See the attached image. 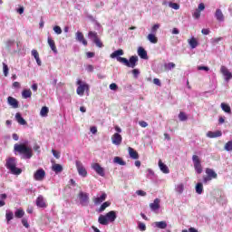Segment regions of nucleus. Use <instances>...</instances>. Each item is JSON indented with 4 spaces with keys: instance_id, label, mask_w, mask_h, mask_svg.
<instances>
[{
    "instance_id": "obj_64",
    "label": "nucleus",
    "mask_w": 232,
    "mask_h": 232,
    "mask_svg": "<svg viewBox=\"0 0 232 232\" xmlns=\"http://www.w3.org/2000/svg\"><path fill=\"white\" fill-rule=\"evenodd\" d=\"M91 131H92V133L93 135H95L96 132H97V128H96L95 126H92V127H91Z\"/></svg>"
},
{
    "instance_id": "obj_52",
    "label": "nucleus",
    "mask_w": 232,
    "mask_h": 232,
    "mask_svg": "<svg viewBox=\"0 0 232 232\" xmlns=\"http://www.w3.org/2000/svg\"><path fill=\"white\" fill-rule=\"evenodd\" d=\"M193 17H194L195 19H199V18H200V10L196 9V11H195L194 14H193Z\"/></svg>"
},
{
    "instance_id": "obj_8",
    "label": "nucleus",
    "mask_w": 232,
    "mask_h": 232,
    "mask_svg": "<svg viewBox=\"0 0 232 232\" xmlns=\"http://www.w3.org/2000/svg\"><path fill=\"white\" fill-rule=\"evenodd\" d=\"M92 169H93V171H95L102 178L105 177L104 169L99 163H92Z\"/></svg>"
},
{
    "instance_id": "obj_34",
    "label": "nucleus",
    "mask_w": 232,
    "mask_h": 232,
    "mask_svg": "<svg viewBox=\"0 0 232 232\" xmlns=\"http://www.w3.org/2000/svg\"><path fill=\"white\" fill-rule=\"evenodd\" d=\"M88 37L92 39V42L94 43L95 40L99 39V34H97V32L95 31H90L88 33Z\"/></svg>"
},
{
    "instance_id": "obj_18",
    "label": "nucleus",
    "mask_w": 232,
    "mask_h": 232,
    "mask_svg": "<svg viewBox=\"0 0 232 232\" xmlns=\"http://www.w3.org/2000/svg\"><path fill=\"white\" fill-rule=\"evenodd\" d=\"M207 137L210 139H216L218 137H222V131L221 130H216V131H208Z\"/></svg>"
},
{
    "instance_id": "obj_21",
    "label": "nucleus",
    "mask_w": 232,
    "mask_h": 232,
    "mask_svg": "<svg viewBox=\"0 0 232 232\" xmlns=\"http://www.w3.org/2000/svg\"><path fill=\"white\" fill-rule=\"evenodd\" d=\"M138 55L140 59H148V52L145 51L144 47L138 48Z\"/></svg>"
},
{
    "instance_id": "obj_44",
    "label": "nucleus",
    "mask_w": 232,
    "mask_h": 232,
    "mask_svg": "<svg viewBox=\"0 0 232 232\" xmlns=\"http://www.w3.org/2000/svg\"><path fill=\"white\" fill-rule=\"evenodd\" d=\"M176 191L179 194H182L184 191V185L183 184L177 185Z\"/></svg>"
},
{
    "instance_id": "obj_1",
    "label": "nucleus",
    "mask_w": 232,
    "mask_h": 232,
    "mask_svg": "<svg viewBox=\"0 0 232 232\" xmlns=\"http://www.w3.org/2000/svg\"><path fill=\"white\" fill-rule=\"evenodd\" d=\"M14 153L22 155L25 160H30L34 156L32 147H29L26 143H15L14 145Z\"/></svg>"
},
{
    "instance_id": "obj_30",
    "label": "nucleus",
    "mask_w": 232,
    "mask_h": 232,
    "mask_svg": "<svg viewBox=\"0 0 232 232\" xmlns=\"http://www.w3.org/2000/svg\"><path fill=\"white\" fill-rule=\"evenodd\" d=\"M206 174H207V177L212 178L214 179H217L218 177L217 173L214 171L213 169H207Z\"/></svg>"
},
{
    "instance_id": "obj_24",
    "label": "nucleus",
    "mask_w": 232,
    "mask_h": 232,
    "mask_svg": "<svg viewBox=\"0 0 232 232\" xmlns=\"http://www.w3.org/2000/svg\"><path fill=\"white\" fill-rule=\"evenodd\" d=\"M110 220L107 218V217H104V215H101L100 218H98V223L102 226H107Z\"/></svg>"
},
{
    "instance_id": "obj_13",
    "label": "nucleus",
    "mask_w": 232,
    "mask_h": 232,
    "mask_svg": "<svg viewBox=\"0 0 232 232\" xmlns=\"http://www.w3.org/2000/svg\"><path fill=\"white\" fill-rule=\"evenodd\" d=\"M86 90H90V86H88V84L86 83H83L82 85L78 86L76 89L77 95H80V97H82Z\"/></svg>"
},
{
    "instance_id": "obj_42",
    "label": "nucleus",
    "mask_w": 232,
    "mask_h": 232,
    "mask_svg": "<svg viewBox=\"0 0 232 232\" xmlns=\"http://www.w3.org/2000/svg\"><path fill=\"white\" fill-rule=\"evenodd\" d=\"M3 72H4L5 77H8L9 69H8V65L5 63H3Z\"/></svg>"
},
{
    "instance_id": "obj_19",
    "label": "nucleus",
    "mask_w": 232,
    "mask_h": 232,
    "mask_svg": "<svg viewBox=\"0 0 232 232\" xmlns=\"http://www.w3.org/2000/svg\"><path fill=\"white\" fill-rule=\"evenodd\" d=\"M128 151H129V156L132 159V160H139V153L131 147L128 148Z\"/></svg>"
},
{
    "instance_id": "obj_58",
    "label": "nucleus",
    "mask_w": 232,
    "mask_h": 232,
    "mask_svg": "<svg viewBox=\"0 0 232 232\" xmlns=\"http://www.w3.org/2000/svg\"><path fill=\"white\" fill-rule=\"evenodd\" d=\"M198 70H199V71L204 70L205 72H209V67H208V66H198Z\"/></svg>"
},
{
    "instance_id": "obj_15",
    "label": "nucleus",
    "mask_w": 232,
    "mask_h": 232,
    "mask_svg": "<svg viewBox=\"0 0 232 232\" xmlns=\"http://www.w3.org/2000/svg\"><path fill=\"white\" fill-rule=\"evenodd\" d=\"M107 220H109L111 223H113L114 220H116L117 218V214L116 211L114 210H111L110 212H108L105 216H104Z\"/></svg>"
},
{
    "instance_id": "obj_48",
    "label": "nucleus",
    "mask_w": 232,
    "mask_h": 232,
    "mask_svg": "<svg viewBox=\"0 0 232 232\" xmlns=\"http://www.w3.org/2000/svg\"><path fill=\"white\" fill-rule=\"evenodd\" d=\"M5 219H7L8 222L14 219V213L13 212H8L5 214Z\"/></svg>"
},
{
    "instance_id": "obj_2",
    "label": "nucleus",
    "mask_w": 232,
    "mask_h": 232,
    "mask_svg": "<svg viewBox=\"0 0 232 232\" xmlns=\"http://www.w3.org/2000/svg\"><path fill=\"white\" fill-rule=\"evenodd\" d=\"M5 168H7V169L11 171L13 175H20L23 173V169L16 168L15 158H9L5 160Z\"/></svg>"
},
{
    "instance_id": "obj_51",
    "label": "nucleus",
    "mask_w": 232,
    "mask_h": 232,
    "mask_svg": "<svg viewBox=\"0 0 232 232\" xmlns=\"http://www.w3.org/2000/svg\"><path fill=\"white\" fill-rule=\"evenodd\" d=\"M213 179H214V178H212V177L204 176V177H203V183H204V184H207L208 182H209V181H211V180H213Z\"/></svg>"
},
{
    "instance_id": "obj_9",
    "label": "nucleus",
    "mask_w": 232,
    "mask_h": 232,
    "mask_svg": "<svg viewBox=\"0 0 232 232\" xmlns=\"http://www.w3.org/2000/svg\"><path fill=\"white\" fill-rule=\"evenodd\" d=\"M111 140L112 141V144L115 146H121V142H122V136L118 133L115 132L111 137Z\"/></svg>"
},
{
    "instance_id": "obj_55",
    "label": "nucleus",
    "mask_w": 232,
    "mask_h": 232,
    "mask_svg": "<svg viewBox=\"0 0 232 232\" xmlns=\"http://www.w3.org/2000/svg\"><path fill=\"white\" fill-rule=\"evenodd\" d=\"M220 41H222V37L214 38L212 39V44H218Z\"/></svg>"
},
{
    "instance_id": "obj_38",
    "label": "nucleus",
    "mask_w": 232,
    "mask_h": 232,
    "mask_svg": "<svg viewBox=\"0 0 232 232\" xmlns=\"http://www.w3.org/2000/svg\"><path fill=\"white\" fill-rule=\"evenodd\" d=\"M175 63H165L164 64V69L166 70V72H169V70H173V68H175Z\"/></svg>"
},
{
    "instance_id": "obj_29",
    "label": "nucleus",
    "mask_w": 232,
    "mask_h": 232,
    "mask_svg": "<svg viewBox=\"0 0 232 232\" xmlns=\"http://www.w3.org/2000/svg\"><path fill=\"white\" fill-rule=\"evenodd\" d=\"M215 16H216L218 21H219V22L224 21V14L222 13V10L217 9Z\"/></svg>"
},
{
    "instance_id": "obj_59",
    "label": "nucleus",
    "mask_w": 232,
    "mask_h": 232,
    "mask_svg": "<svg viewBox=\"0 0 232 232\" xmlns=\"http://www.w3.org/2000/svg\"><path fill=\"white\" fill-rule=\"evenodd\" d=\"M141 128H147L148 127V122H145L144 121H140L139 122Z\"/></svg>"
},
{
    "instance_id": "obj_12",
    "label": "nucleus",
    "mask_w": 232,
    "mask_h": 232,
    "mask_svg": "<svg viewBox=\"0 0 232 232\" xmlns=\"http://www.w3.org/2000/svg\"><path fill=\"white\" fill-rule=\"evenodd\" d=\"M7 104H9V106L14 108V110H16V108H19V101L12 96H9L7 98Z\"/></svg>"
},
{
    "instance_id": "obj_22",
    "label": "nucleus",
    "mask_w": 232,
    "mask_h": 232,
    "mask_svg": "<svg viewBox=\"0 0 232 232\" xmlns=\"http://www.w3.org/2000/svg\"><path fill=\"white\" fill-rule=\"evenodd\" d=\"M159 168L163 174H169V169H168L167 165L162 163L161 160H159Z\"/></svg>"
},
{
    "instance_id": "obj_31",
    "label": "nucleus",
    "mask_w": 232,
    "mask_h": 232,
    "mask_svg": "<svg viewBox=\"0 0 232 232\" xmlns=\"http://www.w3.org/2000/svg\"><path fill=\"white\" fill-rule=\"evenodd\" d=\"M23 99H30L32 97V91L30 89H24L22 92Z\"/></svg>"
},
{
    "instance_id": "obj_56",
    "label": "nucleus",
    "mask_w": 232,
    "mask_h": 232,
    "mask_svg": "<svg viewBox=\"0 0 232 232\" xmlns=\"http://www.w3.org/2000/svg\"><path fill=\"white\" fill-rule=\"evenodd\" d=\"M22 224H23V227H24L25 228L29 227V224H28V220L27 219L23 218L22 219Z\"/></svg>"
},
{
    "instance_id": "obj_41",
    "label": "nucleus",
    "mask_w": 232,
    "mask_h": 232,
    "mask_svg": "<svg viewBox=\"0 0 232 232\" xmlns=\"http://www.w3.org/2000/svg\"><path fill=\"white\" fill-rule=\"evenodd\" d=\"M24 216V210H21V209L16 210V212H15L16 218H23Z\"/></svg>"
},
{
    "instance_id": "obj_36",
    "label": "nucleus",
    "mask_w": 232,
    "mask_h": 232,
    "mask_svg": "<svg viewBox=\"0 0 232 232\" xmlns=\"http://www.w3.org/2000/svg\"><path fill=\"white\" fill-rule=\"evenodd\" d=\"M221 109L223 110V111H225L226 113H231V107L227 104V103H221Z\"/></svg>"
},
{
    "instance_id": "obj_60",
    "label": "nucleus",
    "mask_w": 232,
    "mask_h": 232,
    "mask_svg": "<svg viewBox=\"0 0 232 232\" xmlns=\"http://www.w3.org/2000/svg\"><path fill=\"white\" fill-rule=\"evenodd\" d=\"M88 59H92V57H95V53L88 52L86 53Z\"/></svg>"
},
{
    "instance_id": "obj_50",
    "label": "nucleus",
    "mask_w": 232,
    "mask_h": 232,
    "mask_svg": "<svg viewBox=\"0 0 232 232\" xmlns=\"http://www.w3.org/2000/svg\"><path fill=\"white\" fill-rule=\"evenodd\" d=\"M169 6L170 8H173V10H179V8H180V5L177 3H170Z\"/></svg>"
},
{
    "instance_id": "obj_28",
    "label": "nucleus",
    "mask_w": 232,
    "mask_h": 232,
    "mask_svg": "<svg viewBox=\"0 0 232 232\" xmlns=\"http://www.w3.org/2000/svg\"><path fill=\"white\" fill-rule=\"evenodd\" d=\"M121 55H124V51H123L122 49H119V50H117V51H114V52L111 54V59H115V57H116V59H117L118 57H121Z\"/></svg>"
},
{
    "instance_id": "obj_47",
    "label": "nucleus",
    "mask_w": 232,
    "mask_h": 232,
    "mask_svg": "<svg viewBox=\"0 0 232 232\" xmlns=\"http://www.w3.org/2000/svg\"><path fill=\"white\" fill-rule=\"evenodd\" d=\"M16 121L20 125H25L26 124V121L23 117H16Z\"/></svg>"
},
{
    "instance_id": "obj_54",
    "label": "nucleus",
    "mask_w": 232,
    "mask_h": 232,
    "mask_svg": "<svg viewBox=\"0 0 232 232\" xmlns=\"http://www.w3.org/2000/svg\"><path fill=\"white\" fill-rule=\"evenodd\" d=\"M153 82H154V84H156V86H161L162 85V83L160 82V80L159 78H154Z\"/></svg>"
},
{
    "instance_id": "obj_17",
    "label": "nucleus",
    "mask_w": 232,
    "mask_h": 232,
    "mask_svg": "<svg viewBox=\"0 0 232 232\" xmlns=\"http://www.w3.org/2000/svg\"><path fill=\"white\" fill-rule=\"evenodd\" d=\"M150 209H152V211L160 209V199L155 198L153 203L150 204Z\"/></svg>"
},
{
    "instance_id": "obj_39",
    "label": "nucleus",
    "mask_w": 232,
    "mask_h": 232,
    "mask_svg": "<svg viewBox=\"0 0 232 232\" xmlns=\"http://www.w3.org/2000/svg\"><path fill=\"white\" fill-rule=\"evenodd\" d=\"M48 111H50V110L48 109V107L44 106V107L41 109L40 115H41L42 117H46V115H48Z\"/></svg>"
},
{
    "instance_id": "obj_62",
    "label": "nucleus",
    "mask_w": 232,
    "mask_h": 232,
    "mask_svg": "<svg viewBox=\"0 0 232 232\" xmlns=\"http://www.w3.org/2000/svg\"><path fill=\"white\" fill-rule=\"evenodd\" d=\"M209 29H202L201 30V34H203V35H209Z\"/></svg>"
},
{
    "instance_id": "obj_63",
    "label": "nucleus",
    "mask_w": 232,
    "mask_h": 232,
    "mask_svg": "<svg viewBox=\"0 0 232 232\" xmlns=\"http://www.w3.org/2000/svg\"><path fill=\"white\" fill-rule=\"evenodd\" d=\"M52 152H53V157H55L56 159H60V154H59V152H57V151L54 150H53Z\"/></svg>"
},
{
    "instance_id": "obj_40",
    "label": "nucleus",
    "mask_w": 232,
    "mask_h": 232,
    "mask_svg": "<svg viewBox=\"0 0 232 232\" xmlns=\"http://www.w3.org/2000/svg\"><path fill=\"white\" fill-rule=\"evenodd\" d=\"M224 149L226 150V151H228V152L232 151V140H229L228 142H227L225 144Z\"/></svg>"
},
{
    "instance_id": "obj_4",
    "label": "nucleus",
    "mask_w": 232,
    "mask_h": 232,
    "mask_svg": "<svg viewBox=\"0 0 232 232\" xmlns=\"http://www.w3.org/2000/svg\"><path fill=\"white\" fill-rule=\"evenodd\" d=\"M193 164H194V169L196 173L201 174L203 171L200 158H198V155H193L192 157Z\"/></svg>"
},
{
    "instance_id": "obj_27",
    "label": "nucleus",
    "mask_w": 232,
    "mask_h": 232,
    "mask_svg": "<svg viewBox=\"0 0 232 232\" xmlns=\"http://www.w3.org/2000/svg\"><path fill=\"white\" fill-rule=\"evenodd\" d=\"M195 191L198 195H201L204 192V185L201 182L196 184Z\"/></svg>"
},
{
    "instance_id": "obj_57",
    "label": "nucleus",
    "mask_w": 232,
    "mask_h": 232,
    "mask_svg": "<svg viewBox=\"0 0 232 232\" xmlns=\"http://www.w3.org/2000/svg\"><path fill=\"white\" fill-rule=\"evenodd\" d=\"M205 9H206V5H204V3H200L198 6V10H199V12H202Z\"/></svg>"
},
{
    "instance_id": "obj_46",
    "label": "nucleus",
    "mask_w": 232,
    "mask_h": 232,
    "mask_svg": "<svg viewBox=\"0 0 232 232\" xmlns=\"http://www.w3.org/2000/svg\"><path fill=\"white\" fill-rule=\"evenodd\" d=\"M53 32H55V34H57L58 35H61V34H63V29H61V26L55 25L53 27Z\"/></svg>"
},
{
    "instance_id": "obj_20",
    "label": "nucleus",
    "mask_w": 232,
    "mask_h": 232,
    "mask_svg": "<svg viewBox=\"0 0 232 232\" xmlns=\"http://www.w3.org/2000/svg\"><path fill=\"white\" fill-rule=\"evenodd\" d=\"M47 43L51 48V50L53 52V53H57V46H55V41L52 39V37H48Z\"/></svg>"
},
{
    "instance_id": "obj_25",
    "label": "nucleus",
    "mask_w": 232,
    "mask_h": 232,
    "mask_svg": "<svg viewBox=\"0 0 232 232\" xmlns=\"http://www.w3.org/2000/svg\"><path fill=\"white\" fill-rule=\"evenodd\" d=\"M188 43L192 49H195L198 46V41H197V38L195 37H192L189 40H188Z\"/></svg>"
},
{
    "instance_id": "obj_33",
    "label": "nucleus",
    "mask_w": 232,
    "mask_h": 232,
    "mask_svg": "<svg viewBox=\"0 0 232 232\" xmlns=\"http://www.w3.org/2000/svg\"><path fill=\"white\" fill-rule=\"evenodd\" d=\"M155 227H158L159 229H166L167 223L166 221H157L155 222Z\"/></svg>"
},
{
    "instance_id": "obj_6",
    "label": "nucleus",
    "mask_w": 232,
    "mask_h": 232,
    "mask_svg": "<svg viewBox=\"0 0 232 232\" xmlns=\"http://www.w3.org/2000/svg\"><path fill=\"white\" fill-rule=\"evenodd\" d=\"M78 198L80 200V204H82V206L83 207L88 206V202H90V197L86 192H82V191L79 192Z\"/></svg>"
},
{
    "instance_id": "obj_35",
    "label": "nucleus",
    "mask_w": 232,
    "mask_h": 232,
    "mask_svg": "<svg viewBox=\"0 0 232 232\" xmlns=\"http://www.w3.org/2000/svg\"><path fill=\"white\" fill-rule=\"evenodd\" d=\"M53 171H54L55 173H60L63 171V168L62 165L59 164H53Z\"/></svg>"
},
{
    "instance_id": "obj_49",
    "label": "nucleus",
    "mask_w": 232,
    "mask_h": 232,
    "mask_svg": "<svg viewBox=\"0 0 232 232\" xmlns=\"http://www.w3.org/2000/svg\"><path fill=\"white\" fill-rule=\"evenodd\" d=\"M159 28H160V24H156L151 27V32L152 34H157V30H159Z\"/></svg>"
},
{
    "instance_id": "obj_26",
    "label": "nucleus",
    "mask_w": 232,
    "mask_h": 232,
    "mask_svg": "<svg viewBox=\"0 0 232 232\" xmlns=\"http://www.w3.org/2000/svg\"><path fill=\"white\" fill-rule=\"evenodd\" d=\"M147 39L150 43H152V44H157L159 43V38H157L153 34H149Z\"/></svg>"
},
{
    "instance_id": "obj_43",
    "label": "nucleus",
    "mask_w": 232,
    "mask_h": 232,
    "mask_svg": "<svg viewBox=\"0 0 232 232\" xmlns=\"http://www.w3.org/2000/svg\"><path fill=\"white\" fill-rule=\"evenodd\" d=\"M93 43L98 48H102V46H104V44L101 41V38H97L96 40H94Z\"/></svg>"
},
{
    "instance_id": "obj_32",
    "label": "nucleus",
    "mask_w": 232,
    "mask_h": 232,
    "mask_svg": "<svg viewBox=\"0 0 232 232\" xmlns=\"http://www.w3.org/2000/svg\"><path fill=\"white\" fill-rule=\"evenodd\" d=\"M110 206H111V202L106 201V202L102 203V206L100 207V208L98 209V213H102Z\"/></svg>"
},
{
    "instance_id": "obj_61",
    "label": "nucleus",
    "mask_w": 232,
    "mask_h": 232,
    "mask_svg": "<svg viewBox=\"0 0 232 232\" xmlns=\"http://www.w3.org/2000/svg\"><path fill=\"white\" fill-rule=\"evenodd\" d=\"M118 86H117V83H111L110 84V90H117Z\"/></svg>"
},
{
    "instance_id": "obj_16",
    "label": "nucleus",
    "mask_w": 232,
    "mask_h": 232,
    "mask_svg": "<svg viewBox=\"0 0 232 232\" xmlns=\"http://www.w3.org/2000/svg\"><path fill=\"white\" fill-rule=\"evenodd\" d=\"M76 39L79 41V43H82L83 46H88V41L84 38V34L81 32L76 33Z\"/></svg>"
},
{
    "instance_id": "obj_37",
    "label": "nucleus",
    "mask_w": 232,
    "mask_h": 232,
    "mask_svg": "<svg viewBox=\"0 0 232 232\" xmlns=\"http://www.w3.org/2000/svg\"><path fill=\"white\" fill-rule=\"evenodd\" d=\"M113 162L115 164H119L120 166H126V161H123L122 158L115 157Z\"/></svg>"
},
{
    "instance_id": "obj_53",
    "label": "nucleus",
    "mask_w": 232,
    "mask_h": 232,
    "mask_svg": "<svg viewBox=\"0 0 232 232\" xmlns=\"http://www.w3.org/2000/svg\"><path fill=\"white\" fill-rule=\"evenodd\" d=\"M136 194L138 195V196H141V197H145V196H147V192L146 191H143V190H137L136 191Z\"/></svg>"
},
{
    "instance_id": "obj_5",
    "label": "nucleus",
    "mask_w": 232,
    "mask_h": 232,
    "mask_svg": "<svg viewBox=\"0 0 232 232\" xmlns=\"http://www.w3.org/2000/svg\"><path fill=\"white\" fill-rule=\"evenodd\" d=\"M75 167H76V170L78 171V174L80 176H82V178L87 177V170H86L85 167H83L82 161L76 160Z\"/></svg>"
},
{
    "instance_id": "obj_10",
    "label": "nucleus",
    "mask_w": 232,
    "mask_h": 232,
    "mask_svg": "<svg viewBox=\"0 0 232 232\" xmlns=\"http://www.w3.org/2000/svg\"><path fill=\"white\" fill-rule=\"evenodd\" d=\"M220 73H222V75L225 77L226 81H231L232 73H231V72H229V69H227V67L222 65L220 67Z\"/></svg>"
},
{
    "instance_id": "obj_45",
    "label": "nucleus",
    "mask_w": 232,
    "mask_h": 232,
    "mask_svg": "<svg viewBox=\"0 0 232 232\" xmlns=\"http://www.w3.org/2000/svg\"><path fill=\"white\" fill-rule=\"evenodd\" d=\"M138 228L140 229V231H146L147 226L144 223L140 222L138 223Z\"/></svg>"
},
{
    "instance_id": "obj_23",
    "label": "nucleus",
    "mask_w": 232,
    "mask_h": 232,
    "mask_svg": "<svg viewBox=\"0 0 232 232\" xmlns=\"http://www.w3.org/2000/svg\"><path fill=\"white\" fill-rule=\"evenodd\" d=\"M31 53H32L33 57H34L38 66H41L42 62H41V58H39V52H37V50H35V49H33Z\"/></svg>"
},
{
    "instance_id": "obj_11",
    "label": "nucleus",
    "mask_w": 232,
    "mask_h": 232,
    "mask_svg": "<svg viewBox=\"0 0 232 232\" xmlns=\"http://www.w3.org/2000/svg\"><path fill=\"white\" fill-rule=\"evenodd\" d=\"M107 199V193L102 192V196L100 197H93L92 198V202L93 204H95L96 206L101 205L102 202H104Z\"/></svg>"
},
{
    "instance_id": "obj_14",
    "label": "nucleus",
    "mask_w": 232,
    "mask_h": 232,
    "mask_svg": "<svg viewBox=\"0 0 232 232\" xmlns=\"http://www.w3.org/2000/svg\"><path fill=\"white\" fill-rule=\"evenodd\" d=\"M35 205L38 206V208H47V204L45 203V199H44L43 196H38V198H36Z\"/></svg>"
},
{
    "instance_id": "obj_7",
    "label": "nucleus",
    "mask_w": 232,
    "mask_h": 232,
    "mask_svg": "<svg viewBox=\"0 0 232 232\" xmlns=\"http://www.w3.org/2000/svg\"><path fill=\"white\" fill-rule=\"evenodd\" d=\"M46 177V172L43 169H39L34 174V179L35 181H43Z\"/></svg>"
},
{
    "instance_id": "obj_3",
    "label": "nucleus",
    "mask_w": 232,
    "mask_h": 232,
    "mask_svg": "<svg viewBox=\"0 0 232 232\" xmlns=\"http://www.w3.org/2000/svg\"><path fill=\"white\" fill-rule=\"evenodd\" d=\"M117 61L127 66V68H135L137 63H139V56H130L129 60L124 57H118Z\"/></svg>"
}]
</instances>
